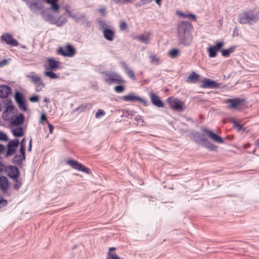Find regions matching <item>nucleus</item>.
<instances>
[{
	"label": "nucleus",
	"instance_id": "obj_1",
	"mask_svg": "<svg viewBox=\"0 0 259 259\" xmlns=\"http://www.w3.org/2000/svg\"><path fill=\"white\" fill-rule=\"evenodd\" d=\"M192 26L188 21H181L177 26L178 40L180 44L184 46L191 45L193 40V36L191 33Z\"/></svg>",
	"mask_w": 259,
	"mask_h": 259
},
{
	"label": "nucleus",
	"instance_id": "obj_2",
	"mask_svg": "<svg viewBox=\"0 0 259 259\" xmlns=\"http://www.w3.org/2000/svg\"><path fill=\"white\" fill-rule=\"evenodd\" d=\"M41 15L46 21L59 27L63 25L67 21L66 18H61V16H55L53 13L46 11L41 13Z\"/></svg>",
	"mask_w": 259,
	"mask_h": 259
},
{
	"label": "nucleus",
	"instance_id": "obj_3",
	"mask_svg": "<svg viewBox=\"0 0 259 259\" xmlns=\"http://www.w3.org/2000/svg\"><path fill=\"white\" fill-rule=\"evenodd\" d=\"M105 82L109 85L112 84H122L124 83V80L118 73L113 72H104L103 73Z\"/></svg>",
	"mask_w": 259,
	"mask_h": 259
},
{
	"label": "nucleus",
	"instance_id": "obj_4",
	"mask_svg": "<svg viewBox=\"0 0 259 259\" xmlns=\"http://www.w3.org/2000/svg\"><path fill=\"white\" fill-rule=\"evenodd\" d=\"M238 22L240 24L248 23L252 24L259 20V14H253L250 12H243L238 16Z\"/></svg>",
	"mask_w": 259,
	"mask_h": 259
},
{
	"label": "nucleus",
	"instance_id": "obj_5",
	"mask_svg": "<svg viewBox=\"0 0 259 259\" xmlns=\"http://www.w3.org/2000/svg\"><path fill=\"white\" fill-rule=\"evenodd\" d=\"M166 102L169 107L176 111L181 112L185 109L184 103L177 98L172 97H168Z\"/></svg>",
	"mask_w": 259,
	"mask_h": 259
},
{
	"label": "nucleus",
	"instance_id": "obj_6",
	"mask_svg": "<svg viewBox=\"0 0 259 259\" xmlns=\"http://www.w3.org/2000/svg\"><path fill=\"white\" fill-rule=\"evenodd\" d=\"M122 99L126 102H139L144 106H147L148 104V101L147 100L139 96H136L134 93H131L127 95L124 96L122 97Z\"/></svg>",
	"mask_w": 259,
	"mask_h": 259
},
{
	"label": "nucleus",
	"instance_id": "obj_7",
	"mask_svg": "<svg viewBox=\"0 0 259 259\" xmlns=\"http://www.w3.org/2000/svg\"><path fill=\"white\" fill-rule=\"evenodd\" d=\"M57 54L64 57H72L75 54V49L70 45H67L65 49L59 47L57 50Z\"/></svg>",
	"mask_w": 259,
	"mask_h": 259
},
{
	"label": "nucleus",
	"instance_id": "obj_8",
	"mask_svg": "<svg viewBox=\"0 0 259 259\" xmlns=\"http://www.w3.org/2000/svg\"><path fill=\"white\" fill-rule=\"evenodd\" d=\"M67 163L75 169L84 172L86 174L90 172L89 168L75 160H68L67 161Z\"/></svg>",
	"mask_w": 259,
	"mask_h": 259
},
{
	"label": "nucleus",
	"instance_id": "obj_9",
	"mask_svg": "<svg viewBox=\"0 0 259 259\" xmlns=\"http://www.w3.org/2000/svg\"><path fill=\"white\" fill-rule=\"evenodd\" d=\"M224 46L223 41H216L213 46H210L207 48L208 56L210 58H214L217 56V52L219 51Z\"/></svg>",
	"mask_w": 259,
	"mask_h": 259
},
{
	"label": "nucleus",
	"instance_id": "obj_10",
	"mask_svg": "<svg viewBox=\"0 0 259 259\" xmlns=\"http://www.w3.org/2000/svg\"><path fill=\"white\" fill-rule=\"evenodd\" d=\"M1 39L2 41L5 42L7 45L12 47H16L19 45L18 41L13 37L11 33H4L1 36Z\"/></svg>",
	"mask_w": 259,
	"mask_h": 259
},
{
	"label": "nucleus",
	"instance_id": "obj_11",
	"mask_svg": "<svg viewBox=\"0 0 259 259\" xmlns=\"http://www.w3.org/2000/svg\"><path fill=\"white\" fill-rule=\"evenodd\" d=\"M19 141L17 139L10 141L8 144V150L5 156L10 157L14 155L17 150V148L19 145Z\"/></svg>",
	"mask_w": 259,
	"mask_h": 259
},
{
	"label": "nucleus",
	"instance_id": "obj_12",
	"mask_svg": "<svg viewBox=\"0 0 259 259\" xmlns=\"http://www.w3.org/2000/svg\"><path fill=\"white\" fill-rule=\"evenodd\" d=\"M48 63V65H45V68L46 70H56L59 68L60 62L56 61L53 58H49L47 59Z\"/></svg>",
	"mask_w": 259,
	"mask_h": 259
},
{
	"label": "nucleus",
	"instance_id": "obj_13",
	"mask_svg": "<svg viewBox=\"0 0 259 259\" xmlns=\"http://www.w3.org/2000/svg\"><path fill=\"white\" fill-rule=\"evenodd\" d=\"M220 85V83L210 79L205 78L202 81L200 87L202 88L214 89L219 87Z\"/></svg>",
	"mask_w": 259,
	"mask_h": 259
},
{
	"label": "nucleus",
	"instance_id": "obj_14",
	"mask_svg": "<svg viewBox=\"0 0 259 259\" xmlns=\"http://www.w3.org/2000/svg\"><path fill=\"white\" fill-rule=\"evenodd\" d=\"M93 107V104L91 103H85L80 105L78 107L74 108L72 112H78L79 113L88 111Z\"/></svg>",
	"mask_w": 259,
	"mask_h": 259
},
{
	"label": "nucleus",
	"instance_id": "obj_15",
	"mask_svg": "<svg viewBox=\"0 0 259 259\" xmlns=\"http://www.w3.org/2000/svg\"><path fill=\"white\" fill-rule=\"evenodd\" d=\"M150 98L152 103L158 107H164V105L159 97L155 93H151L150 94Z\"/></svg>",
	"mask_w": 259,
	"mask_h": 259
},
{
	"label": "nucleus",
	"instance_id": "obj_16",
	"mask_svg": "<svg viewBox=\"0 0 259 259\" xmlns=\"http://www.w3.org/2000/svg\"><path fill=\"white\" fill-rule=\"evenodd\" d=\"M203 131L205 133L208 135V136L213 141L219 143H223L224 142L222 137L213 133L212 132L206 128H204Z\"/></svg>",
	"mask_w": 259,
	"mask_h": 259
},
{
	"label": "nucleus",
	"instance_id": "obj_17",
	"mask_svg": "<svg viewBox=\"0 0 259 259\" xmlns=\"http://www.w3.org/2000/svg\"><path fill=\"white\" fill-rule=\"evenodd\" d=\"M9 189L8 180L5 176L0 177V189L3 193H7Z\"/></svg>",
	"mask_w": 259,
	"mask_h": 259
},
{
	"label": "nucleus",
	"instance_id": "obj_18",
	"mask_svg": "<svg viewBox=\"0 0 259 259\" xmlns=\"http://www.w3.org/2000/svg\"><path fill=\"white\" fill-rule=\"evenodd\" d=\"M71 18L76 23L81 22L82 23H87L88 22L85 15L82 13L73 14Z\"/></svg>",
	"mask_w": 259,
	"mask_h": 259
},
{
	"label": "nucleus",
	"instance_id": "obj_19",
	"mask_svg": "<svg viewBox=\"0 0 259 259\" xmlns=\"http://www.w3.org/2000/svg\"><path fill=\"white\" fill-rule=\"evenodd\" d=\"M11 93V88L7 85H0V98H7Z\"/></svg>",
	"mask_w": 259,
	"mask_h": 259
},
{
	"label": "nucleus",
	"instance_id": "obj_20",
	"mask_svg": "<svg viewBox=\"0 0 259 259\" xmlns=\"http://www.w3.org/2000/svg\"><path fill=\"white\" fill-rule=\"evenodd\" d=\"M135 38L137 39L140 42L148 44L150 43L151 38H150V34L146 33V34H142L140 36H136L135 37Z\"/></svg>",
	"mask_w": 259,
	"mask_h": 259
},
{
	"label": "nucleus",
	"instance_id": "obj_21",
	"mask_svg": "<svg viewBox=\"0 0 259 259\" xmlns=\"http://www.w3.org/2000/svg\"><path fill=\"white\" fill-rule=\"evenodd\" d=\"M24 116L22 114H19L11 121V124L15 126H20L24 122Z\"/></svg>",
	"mask_w": 259,
	"mask_h": 259
},
{
	"label": "nucleus",
	"instance_id": "obj_22",
	"mask_svg": "<svg viewBox=\"0 0 259 259\" xmlns=\"http://www.w3.org/2000/svg\"><path fill=\"white\" fill-rule=\"evenodd\" d=\"M104 37L109 41L113 40L114 36V31L110 29H104L103 30Z\"/></svg>",
	"mask_w": 259,
	"mask_h": 259
},
{
	"label": "nucleus",
	"instance_id": "obj_23",
	"mask_svg": "<svg viewBox=\"0 0 259 259\" xmlns=\"http://www.w3.org/2000/svg\"><path fill=\"white\" fill-rule=\"evenodd\" d=\"M122 67L128 77L134 80H136V77L134 71L130 69L125 62L122 63Z\"/></svg>",
	"mask_w": 259,
	"mask_h": 259
},
{
	"label": "nucleus",
	"instance_id": "obj_24",
	"mask_svg": "<svg viewBox=\"0 0 259 259\" xmlns=\"http://www.w3.org/2000/svg\"><path fill=\"white\" fill-rule=\"evenodd\" d=\"M10 171L9 172V176L12 179L17 178L19 175V171L16 166H10L9 167Z\"/></svg>",
	"mask_w": 259,
	"mask_h": 259
},
{
	"label": "nucleus",
	"instance_id": "obj_25",
	"mask_svg": "<svg viewBox=\"0 0 259 259\" xmlns=\"http://www.w3.org/2000/svg\"><path fill=\"white\" fill-rule=\"evenodd\" d=\"M243 101V100L236 98L235 99H228L227 102L230 103V104L229 106V108L235 109L237 106L240 105Z\"/></svg>",
	"mask_w": 259,
	"mask_h": 259
},
{
	"label": "nucleus",
	"instance_id": "obj_26",
	"mask_svg": "<svg viewBox=\"0 0 259 259\" xmlns=\"http://www.w3.org/2000/svg\"><path fill=\"white\" fill-rule=\"evenodd\" d=\"M25 159V154H24V158L23 155H16L13 159V163L21 166L22 164V161Z\"/></svg>",
	"mask_w": 259,
	"mask_h": 259
},
{
	"label": "nucleus",
	"instance_id": "obj_27",
	"mask_svg": "<svg viewBox=\"0 0 259 259\" xmlns=\"http://www.w3.org/2000/svg\"><path fill=\"white\" fill-rule=\"evenodd\" d=\"M199 78V75L196 74L195 72H192V73L190 74L186 80L187 82H193L194 83L196 82Z\"/></svg>",
	"mask_w": 259,
	"mask_h": 259
},
{
	"label": "nucleus",
	"instance_id": "obj_28",
	"mask_svg": "<svg viewBox=\"0 0 259 259\" xmlns=\"http://www.w3.org/2000/svg\"><path fill=\"white\" fill-rule=\"evenodd\" d=\"M12 132L15 137H20L23 135V128L21 127L14 128Z\"/></svg>",
	"mask_w": 259,
	"mask_h": 259
},
{
	"label": "nucleus",
	"instance_id": "obj_29",
	"mask_svg": "<svg viewBox=\"0 0 259 259\" xmlns=\"http://www.w3.org/2000/svg\"><path fill=\"white\" fill-rule=\"evenodd\" d=\"M180 51L177 49H171L168 53L169 56L172 59L177 58L180 55Z\"/></svg>",
	"mask_w": 259,
	"mask_h": 259
},
{
	"label": "nucleus",
	"instance_id": "obj_30",
	"mask_svg": "<svg viewBox=\"0 0 259 259\" xmlns=\"http://www.w3.org/2000/svg\"><path fill=\"white\" fill-rule=\"evenodd\" d=\"M195 136L198 139H199L196 140V142L198 144H200V141H201V142H203V144L204 146L208 142V141L204 137L201 136L200 135V134L198 132H197L195 134Z\"/></svg>",
	"mask_w": 259,
	"mask_h": 259
},
{
	"label": "nucleus",
	"instance_id": "obj_31",
	"mask_svg": "<svg viewBox=\"0 0 259 259\" xmlns=\"http://www.w3.org/2000/svg\"><path fill=\"white\" fill-rule=\"evenodd\" d=\"M47 71L44 72V75L49 77L51 79H57L59 78V76L53 72V70H47Z\"/></svg>",
	"mask_w": 259,
	"mask_h": 259
},
{
	"label": "nucleus",
	"instance_id": "obj_32",
	"mask_svg": "<svg viewBox=\"0 0 259 259\" xmlns=\"http://www.w3.org/2000/svg\"><path fill=\"white\" fill-rule=\"evenodd\" d=\"M235 49V47H232L229 49L224 50L222 51V55L225 57H228L230 56V54L234 51Z\"/></svg>",
	"mask_w": 259,
	"mask_h": 259
},
{
	"label": "nucleus",
	"instance_id": "obj_33",
	"mask_svg": "<svg viewBox=\"0 0 259 259\" xmlns=\"http://www.w3.org/2000/svg\"><path fill=\"white\" fill-rule=\"evenodd\" d=\"M27 4L29 8V9L32 11H35L36 10L39 9V7L38 5V4L36 2H27Z\"/></svg>",
	"mask_w": 259,
	"mask_h": 259
},
{
	"label": "nucleus",
	"instance_id": "obj_34",
	"mask_svg": "<svg viewBox=\"0 0 259 259\" xmlns=\"http://www.w3.org/2000/svg\"><path fill=\"white\" fill-rule=\"evenodd\" d=\"M27 77L30 79L31 82L36 84L40 82L41 78L38 76L28 75Z\"/></svg>",
	"mask_w": 259,
	"mask_h": 259
},
{
	"label": "nucleus",
	"instance_id": "obj_35",
	"mask_svg": "<svg viewBox=\"0 0 259 259\" xmlns=\"http://www.w3.org/2000/svg\"><path fill=\"white\" fill-rule=\"evenodd\" d=\"M150 61L152 63L155 64H158L159 63V58L157 57L156 55H151L150 56Z\"/></svg>",
	"mask_w": 259,
	"mask_h": 259
},
{
	"label": "nucleus",
	"instance_id": "obj_36",
	"mask_svg": "<svg viewBox=\"0 0 259 259\" xmlns=\"http://www.w3.org/2000/svg\"><path fill=\"white\" fill-rule=\"evenodd\" d=\"M15 98L17 104L24 101L23 96L19 92H17L15 94Z\"/></svg>",
	"mask_w": 259,
	"mask_h": 259
},
{
	"label": "nucleus",
	"instance_id": "obj_37",
	"mask_svg": "<svg viewBox=\"0 0 259 259\" xmlns=\"http://www.w3.org/2000/svg\"><path fill=\"white\" fill-rule=\"evenodd\" d=\"M25 150V138H23L21 142L20 152L21 155H23V157H24V152Z\"/></svg>",
	"mask_w": 259,
	"mask_h": 259
},
{
	"label": "nucleus",
	"instance_id": "obj_38",
	"mask_svg": "<svg viewBox=\"0 0 259 259\" xmlns=\"http://www.w3.org/2000/svg\"><path fill=\"white\" fill-rule=\"evenodd\" d=\"M13 179L15 183L14 185V188L16 190H18L22 185L21 181L18 179V177Z\"/></svg>",
	"mask_w": 259,
	"mask_h": 259
},
{
	"label": "nucleus",
	"instance_id": "obj_39",
	"mask_svg": "<svg viewBox=\"0 0 259 259\" xmlns=\"http://www.w3.org/2000/svg\"><path fill=\"white\" fill-rule=\"evenodd\" d=\"M107 259H122L119 257L116 254L108 252Z\"/></svg>",
	"mask_w": 259,
	"mask_h": 259
},
{
	"label": "nucleus",
	"instance_id": "obj_40",
	"mask_svg": "<svg viewBox=\"0 0 259 259\" xmlns=\"http://www.w3.org/2000/svg\"><path fill=\"white\" fill-rule=\"evenodd\" d=\"M204 146L211 150H215L217 148L214 144L209 141L204 145Z\"/></svg>",
	"mask_w": 259,
	"mask_h": 259
},
{
	"label": "nucleus",
	"instance_id": "obj_41",
	"mask_svg": "<svg viewBox=\"0 0 259 259\" xmlns=\"http://www.w3.org/2000/svg\"><path fill=\"white\" fill-rule=\"evenodd\" d=\"M105 114V112L104 110H103L102 109H99L97 110L96 113L95 117L97 118H99L101 116H104Z\"/></svg>",
	"mask_w": 259,
	"mask_h": 259
},
{
	"label": "nucleus",
	"instance_id": "obj_42",
	"mask_svg": "<svg viewBox=\"0 0 259 259\" xmlns=\"http://www.w3.org/2000/svg\"><path fill=\"white\" fill-rule=\"evenodd\" d=\"M125 90V88L122 85H117L114 88V91L116 93H122Z\"/></svg>",
	"mask_w": 259,
	"mask_h": 259
},
{
	"label": "nucleus",
	"instance_id": "obj_43",
	"mask_svg": "<svg viewBox=\"0 0 259 259\" xmlns=\"http://www.w3.org/2000/svg\"><path fill=\"white\" fill-rule=\"evenodd\" d=\"M36 87V91L39 92L42 90V88H44L45 84L42 82L41 79H40V82L37 83L36 84H35Z\"/></svg>",
	"mask_w": 259,
	"mask_h": 259
},
{
	"label": "nucleus",
	"instance_id": "obj_44",
	"mask_svg": "<svg viewBox=\"0 0 259 259\" xmlns=\"http://www.w3.org/2000/svg\"><path fill=\"white\" fill-rule=\"evenodd\" d=\"M18 105L19 109L25 111H26L27 108L24 100L22 102L18 103Z\"/></svg>",
	"mask_w": 259,
	"mask_h": 259
},
{
	"label": "nucleus",
	"instance_id": "obj_45",
	"mask_svg": "<svg viewBox=\"0 0 259 259\" xmlns=\"http://www.w3.org/2000/svg\"><path fill=\"white\" fill-rule=\"evenodd\" d=\"M120 29L122 31L125 30L127 28V24L125 21H121L119 25Z\"/></svg>",
	"mask_w": 259,
	"mask_h": 259
},
{
	"label": "nucleus",
	"instance_id": "obj_46",
	"mask_svg": "<svg viewBox=\"0 0 259 259\" xmlns=\"http://www.w3.org/2000/svg\"><path fill=\"white\" fill-rule=\"evenodd\" d=\"M7 200L5 199L3 197H0V208L7 205Z\"/></svg>",
	"mask_w": 259,
	"mask_h": 259
},
{
	"label": "nucleus",
	"instance_id": "obj_47",
	"mask_svg": "<svg viewBox=\"0 0 259 259\" xmlns=\"http://www.w3.org/2000/svg\"><path fill=\"white\" fill-rule=\"evenodd\" d=\"M8 140L7 135L2 132H0V141H7Z\"/></svg>",
	"mask_w": 259,
	"mask_h": 259
},
{
	"label": "nucleus",
	"instance_id": "obj_48",
	"mask_svg": "<svg viewBox=\"0 0 259 259\" xmlns=\"http://www.w3.org/2000/svg\"><path fill=\"white\" fill-rule=\"evenodd\" d=\"M134 120L138 121V124L143 123V120L142 119V117L139 115L135 116Z\"/></svg>",
	"mask_w": 259,
	"mask_h": 259
},
{
	"label": "nucleus",
	"instance_id": "obj_49",
	"mask_svg": "<svg viewBox=\"0 0 259 259\" xmlns=\"http://www.w3.org/2000/svg\"><path fill=\"white\" fill-rule=\"evenodd\" d=\"M99 26L102 28L103 29V30L104 29H107L106 27L107 26V24H106V23L105 21L104 20H100L99 21Z\"/></svg>",
	"mask_w": 259,
	"mask_h": 259
},
{
	"label": "nucleus",
	"instance_id": "obj_50",
	"mask_svg": "<svg viewBox=\"0 0 259 259\" xmlns=\"http://www.w3.org/2000/svg\"><path fill=\"white\" fill-rule=\"evenodd\" d=\"M8 63L7 59H4L0 61V68L6 65Z\"/></svg>",
	"mask_w": 259,
	"mask_h": 259
},
{
	"label": "nucleus",
	"instance_id": "obj_51",
	"mask_svg": "<svg viewBox=\"0 0 259 259\" xmlns=\"http://www.w3.org/2000/svg\"><path fill=\"white\" fill-rule=\"evenodd\" d=\"M29 100L31 102H37L38 101V97L37 96H32L30 98Z\"/></svg>",
	"mask_w": 259,
	"mask_h": 259
},
{
	"label": "nucleus",
	"instance_id": "obj_52",
	"mask_svg": "<svg viewBox=\"0 0 259 259\" xmlns=\"http://www.w3.org/2000/svg\"><path fill=\"white\" fill-rule=\"evenodd\" d=\"M47 123L48 125V127L49 128V131H50V134H52L53 133V131L54 130V127L53 125L51 124L48 121V120H47Z\"/></svg>",
	"mask_w": 259,
	"mask_h": 259
},
{
	"label": "nucleus",
	"instance_id": "obj_53",
	"mask_svg": "<svg viewBox=\"0 0 259 259\" xmlns=\"http://www.w3.org/2000/svg\"><path fill=\"white\" fill-rule=\"evenodd\" d=\"M113 1H114V2H115L116 3H122L123 4L128 3L131 2V0H113Z\"/></svg>",
	"mask_w": 259,
	"mask_h": 259
},
{
	"label": "nucleus",
	"instance_id": "obj_54",
	"mask_svg": "<svg viewBox=\"0 0 259 259\" xmlns=\"http://www.w3.org/2000/svg\"><path fill=\"white\" fill-rule=\"evenodd\" d=\"M65 10L66 13L68 14V16L71 17V15H72L73 14L71 13V11L70 10L69 7L68 6H65Z\"/></svg>",
	"mask_w": 259,
	"mask_h": 259
},
{
	"label": "nucleus",
	"instance_id": "obj_55",
	"mask_svg": "<svg viewBox=\"0 0 259 259\" xmlns=\"http://www.w3.org/2000/svg\"><path fill=\"white\" fill-rule=\"evenodd\" d=\"M187 18H190L192 19V20L195 21L196 19V16L193 14H188V17Z\"/></svg>",
	"mask_w": 259,
	"mask_h": 259
},
{
	"label": "nucleus",
	"instance_id": "obj_56",
	"mask_svg": "<svg viewBox=\"0 0 259 259\" xmlns=\"http://www.w3.org/2000/svg\"><path fill=\"white\" fill-rule=\"evenodd\" d=\"M47 119L46 117L45 114L44 113H42L40 117V121H46L47 122Z\"/></svg>",
	"mask_w": 259,
	"mask_h": 259
},
{
	"label": "nucleus",
	"instance_id": "obj_57",
	"mask_svg": "<svg viewBox=\"0 0 259 259\" xmlns=\"http://www.w3.org/2000/svg\"><path fill=\"white\" fill-rule=\"evenodd\" d=\"M99 12L102 15H105L106 12V9L105 8H102L99 9Z\"/></svg>",
	"mask_w": 259,
	"mask_h": 259
},
{
	"label": "nucleus",
	"instance_id": "obj_58",
	"mask_svg": "<svg viewBox=\"0 0 259 259\" xmlns=\"http://www.w3.org/2000/svg\"><path fill=\"white\" fill-rule=\"evenodd\" d=\"M31 148H32V139H31L29 141V146L28 148V151L29 152H30L31 151Z\"/></svg>",
	"mask_w": 259,
	"mask_h": 259
},
{
	"label": "nucleus",
	"instance_id": "obj_59",
	"mask_svg": "<svg viewBox=\"0 0 259 259\" xmlns=\"http://www.w3.org/2000/svg\"><path fill=\"white\" fill-rule=\"evenodd\" d=\"M13 109V107L12 106H9L7 107L6 112H11Z\"/></svg>",
	"mask_w": 259,
	"mask_h": 259
},
{
	"label": "nucleus",
	"instance_id": "obj_60",
	"mask_svg": "<svg viewBox=\"0 0 259 259\" xmlns=\"http://www.w3.org/2000/svg\"><path fill=\"white\" fill-rule=\"evenodd\" d=\"M5 165L3 164L2 163L0 162V172H2L3 171V170L5 169Z\"/></svg>",
	"mask_w": 259,
	"mask_h": 259
},
{
	"label": "nucleus",
	"instance_id": "obj_61",
	"mask_svg": "<svg viewBox=\"0 0 259 259\" xmlns=\"http://www.w3.org/2000/svg\"><path fill=\"white\" fill-rule=\"evenodd\" d=\"M151 0H142L141 1V3H142V5H145L151 2Z\"/></svg>",
	"mask_w": 259,
	"mask_h": 259
},
{
	"label": "nucleus",
	"instance_id": "obj_62",
	"mask_svg": "<svg viewBox=\"0 0 259 259\" xmlns=\"http://www.w3.org/2000/svg\"><path fill=\"white\" fill-rule=\"evenodd\" d=\"M234 124H235V126H236L237 128H238V129L239 130H240L242 128V126H241L240 124H238V123H237L236 122H235L234 123Z\"/></svg>",
	"mask_w": 259,
	"mask_h": 259
},
{
	"label": "nucleus",
	"instance_id": "obj_63",
	"mask_svg": "<svg viewBox=\"0 0 259 259\" xmlns=\"http://www.w3.org/2000/svg\"><path fill=\"white\" fill-rule=\"evenodd\" d=\"M179 15L184 17V18H187L188 17V14H185L184 13H178Z\"/></svg>",
	"mask_w": 259,
	"mask_h": 259
},
{
	"label": "nucleus",
	"instance_id": "obj_64",
	"mask_svg": "<svg viewBox=\"0 0 259 259\" xmlns=\"http://www.w3.org/2000/svg\"><path fill=\"white\" fill-rule=\"evenodd\" d=\"M5 149V147L3 145L0 144V154L3 152Z\"/></svg>",
	"mask_w": 259,
	"mask_h": 259
}]
</instances>
